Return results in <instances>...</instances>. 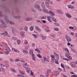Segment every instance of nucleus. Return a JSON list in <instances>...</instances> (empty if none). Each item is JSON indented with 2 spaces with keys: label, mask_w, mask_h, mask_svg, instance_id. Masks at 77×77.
Segmentation results:
<instances>
[{
  "label": "nucleus",
  "mask_w": 77,
  "mask_h": 77,
  "mask_svg": "<svg viewBox=\"0 0 77 77\" xmlns=\"http://www.w3.org/2000/svg\"><path fill=\"white\" fill-rule=\"evenodd\" d=\"M74 62H72V63H71V65L72 66V67H73V65H74Z\"/></svg>",
  "instance_id": "obj_55"
},
{
  "label": "nucleus",
  "mask_w": 77,
  "mask_h": 77,
  "mask_svg": "<svg viewBox=\"0 0 77 77\" xmlns=\"http://www.w3.org/2000/svg\"><path fill=\"white\" fill-rule=\"evenodd\" d=\"M36 58V57H32V60H36V59H35V58Z\"/></svg>",
  "instance_id": "obj_48"
},
{
  "label": "nucleus",
  "mask_w": 77,
  "mask_h": 77,
  "mask_svg": "<svg viewBox=\"0 0 77 77\" xmlns=\"http://www.w3.org/2000/svg\"><path fill=\"white\" fill-rule=\"evenodd\" d=\"M57 12L58 13H59V14H63V13L62 12V11H60V10H57Z\"/></svg>",
  "instance_id": "obj_16"
},
{
  "label": "nucleus",
  "mask_w": 77,
  "mask_h": 77,
  "mask_svg": "<svg viewBox=\"0 0 77 77\" xmlns=\"http://www.w3.org/2000/svg\"><path fill=\"white\" fill-rule=\"evenodd\" d=\"M51 35V36L52 37V38H54V36H55V35L52 34Z\"/></svg>",
  "instance_id": "obj_52"
},
{
  "label": "nucleus",
  "mask_w": 77,
  "mask_h": 77,
  "mask_svg": "<svg viewBox=\"0 0 77 77\" xmlns=\"http://www.w3.org/2000/svg\"><path fill=\"white\" fill-rule=\"evenodd\" d=\"M54 62L57 64H59V62L58 61V59H55L54 60Z\"/></svg>",
  "instance_id": "obj_23"
},
{
  "label": "nucleus",
  "mask_w": 77,
  "mask_h": 77,
  "mask_svg": "<svg viewBox=\"0 0 77 77\" xmlns=\"http://www.w3.org/2000/svg\"><path fill=\"white\" fill-rule=\"evenodd\" d=\"M34 7L36 9H38L39 11H42V10H41V8H40V6L39 5L36 4L35 5Z\"/></svg>",
  "instance_id": "obj_4"
},
{
  "label": "nucleus",
  "mask_w": 77,
  "mask_h": 77,
  "mask_svg": "<svg viewBox=\"0 0 77 77\" xmlns=\"http://www.w3.org/2000/svg\"><path fill=\"white\" fill-rule=\"evenodd\" d=\"M65 38L66 39L67 41H68V42H71V39L69 36L67 35H66Z\"/></svg>",
  "instance_id": "obj_5"
},
{
  "label": "nucleus",
  "mask_w": 77,
  "mask_h": 77,
  "mask_svg": "<svg viewBox=\"0 0 77 77\" xmlns=\"http://www.w3.org/2000/svg\"><path fill=\"white\" fill-rule=\"evenodd\" d=\"M75 75H71L72 77H75Z\"/></svg>",
  "instance_id": "obj_64"
},
{
  "label": "nucleus",
  "mask_w": 77,
  "mask_h": 77,
  "mask_svg": "<svg viewBox=\"0 0 77 77\" xmlns=\"http://www.w3.org/2000/svg\"><path fill=\"white\" fill-rule=\"evenodd\" d=\"M30 69L29 68L27 69V72H28V73H30Z\"/></svg>",
  "instance_id": "obj_42"
},
{
  "label": "nucleus",
  "mask_w": 77,
  "mask_h": 77,
  "mask_svg": "<svg viewBox=\"0 0 77 77\" xmlns=\"http://www.w3.org/2000/svg\"><path fill=\"white\" fill-rule=\"evenodd\" d=\"M55 30H56V31H59V29L58 28H56L54 29Z\"/></svg>",
  "instance_id": "obj_60"
},
{
  "label": "nucleus",
  "mask_w": 77,
  "mask_h": 77,
  "mask_svg": "<svg viewBox=\"0 0 77 77\" xmlns=\"http://www.w3.org/2000/svg\"><path fill=\"white\" fill-rule=\"evenodd\" d=\"M5 66L7 68H8V67L9 66V64H8V63H5Z\"/></svg>",
  "instance_id": "obj_30"
},
{
  "label": "nucleus",
  "mask_w": 77,
  "mask_h": 77,
  "mask_svg": "<svg viewBox=\"0 0 77 77\" xmlns=\"http://www.w3.org/2000/svg\"><path fill=\"white\" fill-rule=\"evenodd\" d=\"M12 50H13V51H15V52H17V53H19V52H20V51L17 49H15V48H12Z\"/></svg>",
  "instance_id": "obj_14"
},
{
  "label": "nucleus",
  "mask_w": 77,
  "mask_h": 77,
  "mask_svg": "<svg viewBox=\"0 0 77 77\" xmlns=\"http://www.w3.org/2000/svg\"><path fill=\"white\" fill-rule=\"evenodd\" d=\"M1 22L2 25H3L4 27H3V29H4V28H7L8 27V26L6 25V24L5 23V22L3 20H1Z\"/></svg>",
  "instance_id": "obj_3"
},
{
  "label": "nucleus",
  "mask_w": 77,
  "mask_h": 77,
  "mask_svg": "<svg viewBox=\"0 0 77 77\" xmlns=\"http://www.w3.org/2000/svg\"><path fill=\"white\" fill-rule=\"evenodd\" d=\"M50 2H45V5L46 6H47L48 8H49V3Z\"/></svg>",
  "instance_id": "obj_20"
},
{
  "label": "nucleus",
  "mask_w": 77,
  "mask_h": 77,
  "mask_svg": "<svg viewBox=\"0 0 77 77\" xmlns=\"http://www.w3.org/2000/svg\"><path fill=\"white\" fill-rule=\"evenodd\" d=\"M23 52L24 53H25V54H27L28 53V51H26L24 49L23 51Z\"/></svg>",
  "instance_id": "obj_26"
},
{
  "label": "nucleus",
  "mask_w": 77,
  "mask_h": 77,
  "mask_svg": "<svg viewBox=\"0 0 77 77\" xmlns=\"http://www.w3.org/2000/svg\"><path fill=\"white\" fill-rule=\"evenodd\" d=\"M43 59L44 60H45V61H47V62H49V60H48V59L47 58H46L44 56L43 57Z\"/></svg>",
  "instance_id": "obj_17"
},
{
  "label": "nucleus",
  "mask_w": 77,
  "mask_h": 77,
  "mask_svg": "<svg viewBox=\"0 0 77 77\" xmlns=\"http://www.w3.org/2000/svg\"><path fill=\"white\" fill-rule=\"evenodd\" d=\"M2 17H4L5 21H6L7 23H8V22L10 24H11V25H14V24H15L14 23H13L11 21H9V20H8V17H7V16L4 15H2V12L1 11H0V18H1Z\"/></svg>",
  "instance_id": "obj_1"
},
{
  "label": "nucleus",
  "mask_w": 77,
  "mask_h": 77,
  "mask_svg": "<svg viewBox=\"0 0 77 77\" xmlns=\"http://www.w3.org/2000/svg\"><path fill=\"white\" fill-rule=\"evenodd\" d=\"M24 43L25 44H28V42H27V40H25L24 41Z\"/></svg>",
  "instance_id": "obj_45"
},
{
  "label": "nucleus",
  "mask_w": 77,
  "mask_h": 77,
  "mask_svg": "<svg viewBox=\"0 0 77 77\" xmlns=\"http://www.w3.org/2000/svg\"><path fill=\"white\" fill-rule=\"evenodd\" d=\"M48 20L50 22H51V19H50V17L48 16V18H47Z\"/></svg>",
  "instance_id": "obj_28"
},
{
  "label": "nucleus",
  "mask_w": 77,
  "mask_h": 77,
  "mask_svg": "<svg viewBox=\"0 0 77 77\" xmlns=\"http://www.w3.org/2000/svg\"><path fill=\"white\" fill-rule=\"evenodd\" d=\"M12 40H14V41H15V40H17V38L14 37H12Z\"/></svg>",
  "instance_id": "obj_38"
},
{
  "label": "nucleus",
  "mask_w": 77,
  "mask_h": 77,
  "mask_svg": "<svg viewBox=\"0 0 77 77\" xmlns=\"http://www.w3.org/2000/svg\"><path fill=\"white\" fill-rule=\"evenodd\" d=\"M51 72V69H49V70H47V73H50V72Z\"/></svg>",
  "instance_id": "obj_41"
},
{
  "label": "nucleus",
  "mask_w": 77,
  "mask_h": 77,
  "mask_svg": "<svg viewBox=\"0 0 77 77\" xmlns=\"http://www.w3.org/2000/svg\"><path fill=\"white\" fill-rule=\"evenodd\" d=\"M65 51L66 52V54H65V56L68 58V59H69L70 60H72V57L69 55V50L68 49L66 48H65Z\"/></svg>",
  "instance_id": "obj_2"
},
{
  "label": "nucleus",
  "mask_w": 77,
  "mask_h": 77,
  "mask_svg": "<svg viewBox=\"0 0 77 77\" xmlns=\"http://www.w3.org/2000/svg\"><path fill=\"white\" fill-rule=\"evenodd\" d=\"M31 55H32V57H35V54H31Z\"/></svg>",
  "instance_id": "obj_54"
},
{
  "label": "nucleus",
  "mask_w": 77,
  "mask_h": 77,
  "mask_svg": "<svg viewBox=\"0 0 77 77\" xmlns=\"http://www.w3.org/2000/svg\"><path fill=\"white\" fill-rule=\"evenodd\" d=\"M9 52H8V51H7V52H5V54H8Z\"/></svg>",
  "instance_id": "obj_57"
},
{
  "label": "nucleus",
  "mask_w": 77,
  "mask_h": 77,
  "mask_svg": "<svg viewBox=\"0 0 77 77\" xmlns=\"http://www.w3.org/2000/svg\"><path fill=\"white\" fill-rule=\"evenodd\" d=\"M37 56H38V57L39 58H42V56H41V54H39L37 55Z\"/></svg>",
  "instance_id": "obj_39"
},
{
  "label": "nucleus",
  "mask_w": 77,
  "mask_h": 77,
  "mask_svg": "<svg viewBox=\"0 0 77 77\" xmlns=\"http://www.w3.org/2000/svg\"><path fill=\"white\" fill-rule=\"evenodd\" d=\"M17 77H22V75H17Z\"/></svg>",
  "instance_id": "obj_56"
},
{
  "label": "nucleus",
  "mask_w": 77,
  "mask_h": 77,
  "mask_svg": "<svg viewBox=\"0 0 77 77\" xmlns=\"http://www.w3.org/2000/svg\"><path fill=\"white\" fill-rule=\"evenodd\" d=\"M48 76H49V74H48V73H47L46 74V75H45V77H48Z\"/></svg>",
  "instance_id": "obj_47"
},
{
  "label": "nucleus",
  "mask_w": 77,
  "mask_h": 77,
  "mask_svg": "<svg viewBox=\"0 0 77 77\" xmlns=\"http://www.w3.org/2000/svg\"><path fill=\"white\" fill-rule=\"evenodd\" d=\"M61 66L62 68H63L64 69H65V66H64V65H63V64L61 63Z\"/></svg>",
  "instance_id": "obj_37"
},
{
  "label": "nucleus",
  "mask_w": 77,
  "mask_h": 77,
  "mask_svg": "<svg viewBox=\"0 0 77 77\" xmlns=\"http://www.w3.org/2000/svg\"><path fill=\"white\" fill-rule=\"evenodd\" d=\"M28 29V28L27 27H25V30H26V31H27V29Z\"/></svg>",
  "instance_id": "obj_49"
},
{
  "label": "nucleus",
  "mask_w": 77,
  "mask_h": 77,
  "mask_svg": "<svg viewBox=\"0 0 77 77\" xmlns=\"http://www.w3.org/2000/svg\"><path fill=\"white\" fill-rule=\"evenodd\" d=\"M20 34L21 37H23L25 36V35H24V32H21Z\"/></svg>",
  "instance_id": "obj_15"
},
{
  "label": "nucleus",
  "mask_w": 77,
  "mask_h": 77,
  "mask_svg": "<svg viewBox=\"0 0 77 77\" xmlns=\"http://www.w3.org/2000/svg\"><path fill=\"white\" fill-rule=\"evenodd\" d=\"M5 11L7 12V13H9L10 12V11H9V10L6 8V7L5 8V9H4Z\"/></svg>",
  "instance_id": "obj_10"
},
{
  "label": "nucleus",
  "mask_w": 77,
  "mask_h": 77,
  "mask_svg": "<svg viewBox=\"0 0 77 77\" xmlns=\"http://www.w3.org/2000/svg\"><path fill=\"white\" fill-rule=\"evenodd\" d=\"M49 29V27H47L46 29H45V32H48V30Z\"/></svg>",
  "instance_id": "obj_44"
},
{
  "label": "nucleus",
  "mask_w": 77,
  "mask_h": 77,
  "mask_svg": "<svg viewBox=\"0 0 77 77\" xmlns=\"http://www.w3.org/2000/svg\"><path fill=\"white\" fill-rule=\"evenodd\" d=\"M20 72L21 74H23L24 73H23V72L21 71H20Z\"/></svg>",
  "instance_id": "obj_58"
},
{
  "label": "nucleus",
  "mask_w": 77,
  "mask_h": 77,
  "mask_svg": "<svg viewBox=\"0 0 77 77\" xmlns=\"http://www.w3.org/2000/svg\"><path fill=\"white\" fill-rule=\"evenodd\" d=\"M54 58H51V62L52 63H54Z\"/></svg>",
  "instance_id": "obj_31"
},
{
  "label": "nucleus",
  "mask_w": 77,
  "mask_h": 77,
  "mask_svg": "<svg viewBox=\"0 0 77 77\" xmlns=\"http://www.w3.org/2000/svg\"><path fill=\"white\" fill-rule=\"evenodd\" d=\"M54 56H56L57 58V59H58V60H59V55L57 54H56V53L54 54Z\"/></svg>",
  "instance_id": "obj_27"
},
{
  "label": "nucleus",
  "mask_w": 77,
  "mask_h": 77,
  "mask_svg": "<svg viewBox=\"0 0 77 77\" xmlns=\"http://www.w3.org/2000/svg\"><path fill=\"white\" fill-rule=\"evenodd\" d=\"M49 13L51 15V16H55V15L54 13L51 11H50Z\"/></svg>",
  "instance_id": "obj_9"
},
{
  "label": "nucleus",
  "mask_w": 77,
  "mask_h": 77,
  "mask_svg": "<svg viewBox=\"0 0 77 77\" xmlns=\"http://www.w3.org/2000/svg\"><path fill=\"white\" fill-rule=\"evenodd\" d=\"M64 60H67V61H68V60H70L69 59H67V58H65L64 59Z\"/></svg>",
  "instance_id": "obj_59"
},
{
  "label": "nucleus",
  "mask_w": 77,
  "mask_h": 77,
  "mask_svg": "<svg viewBox=\"0 0 77 77\" xmlns=\"http://www.w3.org/2000/svg\"><path fill=\"white\" fill-rule=\"evenodd\" d=\"M4 36H8L9 37H11V36L8 35V32H5L4 33Z\"/></svg>",
  "instance_id": "obj_21"
},
{
  "label": "nucleus",
  "mask_w": 77,
  "mask_h": 77,
  "mask_svg": "<svg viewBox=\"0 0 77 77\" xmlns=\"http://www.w3.org/2000/svg\"><path fill=\"white\" fill-rule=\"evenodd\" d=\"M62 45V44H61V43H59L58 44V46L59 47H61V46Z\"/></svg>",
  "instance_id": "obj_53"
},
{
  "label": "nucleus",
  "mask_w": 77,
  "mask_h": 77,
  "mask_svg": "<svg viewBox=\"0 0 77 77\" xmlns=\"http://www.w3.org/2000/svg\"><path fill=\"white\" fill-rule=\"evenodd\" d=\"M43 11L44 12H46V13H47V14H49V13L48 12V11H47V10H46V9H43Z\"/></svg>",
  "instance_id": "obj_29"
},
{
  "label": "nucleus",
  "mask_w": 77,
  "mask_h": 77,
  "mask_svg": "<svg viewBox=\"0 0 77 77\" xmlns=\"http://www.w3.org/2000/svg\"><path fill=\"white\" fill-rule=\"evenodd\" d=\"M32 36H34V38H38V37H37V35L36 34H33Z\"/></svg>",
  "instance_id": "obj_36"
},
{
  "label": "nucleus",
  "mask_w": 77,
  "mask_h": 77,
  "mask_svg": "<svg viewBox=\"0 0 77 77\" xmlns=\"http://www.w3.org/2000/svg\"><path fill=\"white\" fill-rule=\"evenodd\" d=\"M54 26H60V25H59V24L58 23H54Z\"/></svg>",
  "instance_id": "obj_34"
},
{
  "label": "nucleus",
  "mask_w": 77,
  "mask_h": 77,
  "mask_svg": "<svg viewBox=\"0 0 77 77\" xmlns=\"http://www.w3.org/2000/svg\"><path fill=\"white\" fill-rule=\"evenodd\" d=\"M46 17H42V19H45Z\"/></svg>",
  "instance_id": "obj_63"
},
{
  "label": "nucleus",
  "mask_w": 77,
  "mask_h": 77,
  "mask_svg": "<svg viewBox=\"0 0 77 77\" xmlns=\"http://www.w3.org/2000/svg\"><path fill=\"white\" fill-rule=\"evenodd\" d=\"M33 19L32 18H28L25 19V20L26 21H32Z\"/></svg>",
  "instance_id": "obj_8"
},
{
  "label": "nucleus",
  "mask_w": 77,
  "mask_h": 77,
  "mask_svg": "<svg viewBox=\"0 0 77 77\" xmlns=\"http://www.w3.org/2000/svg\"><path fill=\"white\" fill-rule=\"evenodd\" d=\"M11 70L12 71H13V72H16V70H15V69H14L13 68H11Z\"/></svg>",
  "instance_id": "obj_35"
},
{
  "label": "nucleus",
  "mask_w": 77,
  "mask_h": 77,
  "mask_svg": "<svg viewBox=\"0 0 77 77\" xmlns=\"http://www.w3.org/2000/svg\"><path fill=\"white\" fill-rule=\"evenodd\" d=\"M41 6L42 8H43L44 9H45V5H44V2H43L41 4Z\"/></svg>",
  "instance_id": "obj_19"
},
{
  "label": "nucleus",
  "mask_w": 77,
  "mask_h": 77,
  "mask_svg": "<svg viewBox=\"0 0 77 77\" xmlns=\"http://www.w3.org/2000/svg\"><path fill=\"white\" fill-rule=\"evenodd\" d=\"M5 48V49L6 51H7L10 52V51H11V50H10V49L8 47H6Z\"/></svg>",
  "instance_id": "obj_13"
},
{
  "label": "nucleus",
  "mask_w": 77,
  "mask_h": 77,
  "mask_svg": "<svg viewBox=\"0 0 77 77\" xmlns=\"http://www.w3.org/2000/svg\"><path fill=\"white\" fill-rule=\"evenodd\" d=\"M66 16L67 17H68V18H71L72 17L71 15L69 14V13H67L66 14Z\"/></svg>",
  "instance_id": "obj_12"
},
{
  "label": "nucleus",
  "mask_w": 77,
  "mask_h": 77,
  "mask_svg": "<svg viewBox=\"0 0 77 77\" xmlns=\"http://www.w3.org/2000/svg\"><path fill=\"white\" fill-rule=\"evenodd\" d=\"M0 27L2 29H3V25H2L1 24H0Z\"/></svg>",
  "instance_id": "obj_50"
},
{
  "label": "nucleus",
  "mask_w": 77,
  "mask_h": 77,
  "mask_svg": "<svg viewBox=\"0 0 77 77\" xmlns=\"http://www.w3.org/2000/svg\"><path fill=\"white\" fill-rule=\"evenodd\" d=\"M68 7L69 8H70V9H74V8H75V7L74 6H72L70 5H68Z\"/></svg>",
  "instance_id": "obj_7"
},
{
  "label": "nucleus",
  "mask_w": 77,
  "mask_h": 77,
  "mask_svg": "<svg viewBox=\"0 0 77 77\" xmlns=\"http://www.w3.org/2000/svg\"><path fill=\"white\" fill-rule=\"evenodd\" d=\"M23 64H24V65L23 66L24 68H25L27 69L29 68V66H28V65H27V63H24Z\"/></svg>",
  "instance_id": "obj_6"
},
{
  "label": "nucleus",
  "mask_w": 77,
  "mask_h": 77,
  "mask_svg": "<svg viewBox=\"0 0 77 77\" xmlns=\"http://www.w3.org/2000/svg\"><path fill=\"white\" fill-rule=\"evenodd\" d=\"M71 50L72 51H73V52H74V53H77V51L76 50L73 49L72 48H71Z\"/></svg>",
  "instance_id": "obj_24"
},
{
  "label": "nucleus",
  "mask_w": 77,
  "mask_h": 77,
  "mask_svg": "<svg viewBox=\"0 0 77 77\" xmlns=\"http://www.w3.org/2000/svg\"><path fill=\"white\" fill-rule=\"evenodd\" d=\"M42 39L43 40H45L47 38V37L46 36H42Z\"/></svg>",
  "instance_id": "obj_33"
},
{
  "label": "nucleus",
  "mask_w": 77,
  "mask_h": 77,
  "mask_svg": "<svg viewBox=\"0 0 77 77\" xmlns=\"http://www.w3.org/2000/svg\"><path fill=\"white\" fill-rule=\"evenodd\" d=\"M17 42L18 44H20V42H21V41L20 40H18L17 41Z\"/></svg>",
  "instance_id": "obj_46"
},
{
  "label": "nucleus",
  "mask_w": 77,
  "mask_h": 77,
  "mask_svg": "<svg viewBox=\"0 0 77 77\" xmlns=\"http://www.w3.org/2000/svg\"><path fill=\"white\" fill-rule=\"evenodd\" d=\"M34 28V27L33 26H31L30 28L29 29L31 31H32L33 30V29Z\"/></svg>",
  "instance_id": "obj_32"
},
{
  "label": "nucleus",
  "mask_w": 77,
  "mask_h": 77,
  "mask_svg": "<svg viewBox=\"0 0 77 77\" xmlns=\"http://www.w3.org/2000/svg\"><path fill=\"white\" fill-rule=\"evenodd\" d=\"M59 72L58 71H56L54 72V75H58L59 74Z\"/></svg>",
  "instance_id": "obj_22"
},
{
  "label": "nucleus",
  "mask_w": 77,
  "mask_h": 77,
  "mask_svg": "<svg viewBox=\"0 0 77 77\" xmlns=\"http://www.w3.org/2000/svg\"><path fill=\"white\" fill-rule=\"evenodd\" d=\"M42 22L43 23H46V21H45V20H43L42 21Z\"/></svg>",
  "instance_id": "obj_61"
},
{
  "label": "nucleus",
  "mask_w": 77,
  "mask_h": 77,
  "mask_svg": "<svg viewBox=\"0 0 77 77\" xmlns=\"http://www.w3.org/2000/svg\"><path fill=\"white\" fill-rule=\"evenodd\" d=\"M35 28L36 29H37V30H38V31L39 32H41V30L39 28V27H38L36 26H35Z\"/></svg>",
  "instance_id": "obj_18"
},
{
  "label": "nucleus",
  "mask_w": 77,
  "mask_h": 77,
  "mask_svg": "<svg viewBox=\"0 0 77 77\" xmlns=\"http://www.w3.org/2000/svg\"><path fill=\"white\" fill-rule=\"evenodd\" d=\"M29 53L30 54H33V50H29Z\"/></svg>",
  "instance_id": "obj_25"
},
{
  "label": "nucleus",
  "mask_w": 77,
  "mask_h": 77,
  "mask_svg": "<svg viewBox=\"0 0 77 77\" xmlns=\"http://www.w3.org/2000/svg\"><path fill=\"white\" fill-rule=\"evenodd\" d=\"M66 69H69V66H67L65 67Z\"/></svg>",
  "instance_id": "obj_51"
},
{
  "label": "nucleus",
  "mask_w": 77,
  "mask_h": 77,
  "mask_svg": "<svg viewBox=\"0 0 77 77\" xmlns=\"http://www.w3.org/2000/svg\"><path fill=\"white\" fill-rule=\"evenodd\" d=\"M51 57H52V58H54V59L55 56H54V55H53L51 54Z\"/></svg>",
  "instance_id": "obj_43"
},
{
  "label": "nucleus",
  "mask_w": 77,
  "mask_h": 77,
  "mask_svg": "<svg viewBox=\"0 0 77 77\" xmlns=\"http://www.w3.org/2000/svg\"><path fill=\"white\" fill-rule=\"evenodd\" d=\"M14 19H20L21 18V17L20 16H14Z\"/></svg>",
  "instance_id": "obj_11"
},
{
  "label": "nucleus",
  "mask_w": 77,
  "mask_h": 77,
  "mask_svg": "<svg viewBox=\"0 0 77 77\" xmlns=\"http://www.w3.org/2000/svg\"><path fill=\"white\" fill-rule=\"evenodd\" d=\"M37 21L38 23H42V22L41 21H40L39 20H37Z\"/></svg>",
  "instance_id": "obj_62"
},
{
  "label": "nucleus",
  "mask_w": 77,
  "mask_h": 77,
  "mask_svg": "<svg viewBox=\"0 0 77 77\" xmlns=\"http://www.w3.org/2000/svg\"><path fill=\"white\" fill-rule=\"evenodd\" d=\"M69 29H71V30H72V29H74V28L72 26H70L69 27Z\"/></svg>",
  "instance_id": "obj_40"
}]
</instances>
